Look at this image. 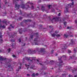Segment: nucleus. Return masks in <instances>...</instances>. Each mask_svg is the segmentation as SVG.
I'll return each mask as SVG.
<instances>
[{
    "instance_id": "0e129e2a",
    "label": "nucleus",
    "mask_w": 77,
    "mask_h": 77,
    "mask_svg": "<svg viewBox=\"0 0 77 77\" xmlns=\"http://www.w3.org/2000/svg\"><path fill=\"white\" fill-rule=\"evenodd\" d=\"M47 17V16H46V15H45V14H44V15H43V17Z\"/></svg>"
},
{
    "instance_id": "e2e57ef3",
    "label": "nucleus",
    "mask_w": 77,
    "mask_h": 77,
    "mask_svg": "<svg viewBox=\"0 0 77 77\" xmlns=\"http://www.w3.org/2000/svg\"><path fill=\"white\" fill-rule=\"evenodd\" d=\"M59 29H62V26H60V27H59Z\"/></svg>"
},
{
    "instance_id": "7c9ffc66",
    "label": "nucleus",
    "mask_w": 77,
    "mask_h": 77,
    "mask_svg": "<svg viewBox=\"0 0 77 77\" xmlns=\"http://www.w3.org/2000/svg\"><path fill=\"white\" fill-rule=\"evenodd\" d=\"M57 72H61V71H62V70L60 69H58L57 70Z\"/></svg>"
},
{
    "instance_id": "6e6d98bb",
    "label": "nucleus",
    "mask_w": 77,
    "mask_h": 77,
    "mask_svg": "<svg viewBox=\"0 0 77 77\" xmlns=\"http://www.w3.org/2000/svg\"><path fill=\"white\" fill-rule=\"evenodd\" d=\"M26 75L27 77H30V75L29 74H27Z\"/></svg>"
},
{
    "instance_id": "5fc2aeb1",
    "label": "nucleus",
    "mask_w": 77,
    "mask_h": 77,
    "mask_svg": "<svg viewBox=\"0 0 77 77\" xmlns=\"http://www.w3.org/2000/svg\"><path fill=\"white\" fill-rule=\"evenodd\" d=\"M11 48H9L8 49V53H10V52H11Z\"/></svg>"
},
{
    "instance_id": "ea45409f",
    "label": "nucleus",
    "mask_w": 77,
    "mask_h": 77,
    "mask_svg": "<svg viewBox=\"0 0 77 77\" xmlns=\"http://www.w3.org/2000/svg\"><path fill=\"white\" fill-rule=\"evenodd\" d=\"M34 66H32L30 68H31V69H33V68H34Z\"/></svg>"
},
{
    "instance_id": "09e8293b",
    "label": "nucleus",
    "mask_w": 77,
    "mask_h": 77,
    "mask_svg": "<svg viewBox=\"0 0 77 77\" xmlns=\"http://www.w3.org/2000/svg\"><path fill=\"white\" fill-rule=\"evenodd\" d=\"M2 52H3V50L1 49H0V53H2Z\"/></svg>"
},
{
    "instance_id": "9d476101",
    "label": "nucleus",
    "mask_w": 77,
    "mask_h": 77,
    "mask_svg": "<svg viewBox=\"0 0 77 77\" xmlns=\"http://www.w3.org/2000/svg\"><path fill=\"white\" fill-rule=\"evenodd\" d=\"M67 48V46H66V44L63 45H62V49L63 50H65Z\"/></svg>"
},
{
    "instance_id": "58836bf2",
    "label": "nucleus",
    "mask_w": 77,
    "mask_h": 77,
    "mask_svg": "<svg viewBox=\"0 0 77 77\" xmlns=\"http://www.w3.org/2000/svg\"><path fill=\"white\" fill-rule=\"evenodd\" d=\"M51 6V5H48L47 6L48 7V9H50V7Z\"/></svg>"
},
{
    "instance_id": "6e6552de",
    "label": "nucleus",
    "mask_w": 77,
    "mask_h": 77,
    "mask_svg": "<svg viewBox=\"0 0 77 77\" xmlns=\"http://www.w3.org/2000/svg\"><path fill=\"white\" fill-rule=\"evenodd\" d=\"M20 7L21 8H22V9H28V8H27V7H26V5H25L24 4H22L21 5Z\"/></svg>"
},
{
    "instance_id": "1a4fd4ad",
    "label": "nucleus",
    "mask_w": 77,
    "mask_h": 77,
    "mask_svg": "<svg viewBox=\"0 0 77 77\" xmlns=\"http://www.w3.org/2000/svg\"><path fill=\"white\" fill-rule=\"evenodd\" d=\"M32 21V20L29 19H27V20H24L22 23H28V22H30Z\"/></svg>"
},
{
    "instance_id": "49530a36",
    "label": "nucleus",
    "mask_w": 77,
    "mask_h": 77,
    "mask_svg": "<svg viewBox=\"0 0 77 77\" xmlns=\"http://www.w3.org/2000/svg\"><path fill=\"white\" fill-rule=\"evenodd\" d=\"M8 29H9L10 31H11V27H8Z\"/></svg>"
},
{
    "instance_id": "423d86ee",
    "label": "nucleus",
    "mask_w": 77,
    "mask_h": 77,
    "mask_svg": "<svg viewBox=\"0 0 77 77\" xmlns=\"http://www.w3.org/2000/svg\"><path fill=\"white\" fill-rule=\"evenodd\" d=\"M49 21H53V20H55L56 22V21H59V18L57 17H54L53 18L51 19V18L50 17H49Z\"/></svg>"
},
{
    "instance_id": "13d9d810",
    "label": "nucleus",
    "mask_w": 77,
    "mask_h": 77,
    "mask_svg": "<svg viewBox=\"0 0 77 77\" xmlns=\"http://www.w3.org/2000/svg\"><path fill=\"white\" fill-rule=\"evenodd\" d=\"M69 77H72V75H71L70 74H69Z\"/></svg>"
},
{
    "instance_id": "a211bd4d",
    "label": "nucleus",
    "mask_w": 77,
    "mask_h": 77,
    "mask_svg": "<svg viewBox=\"0 0 77 77\" xmlns=\"http://www.w3.org/2000/svg\"><path fill=\"white\" fill-rule=\"evenodd\" d=\"M6 26L5 25L2 26V24L0 25V29H5Z\"/></svg>"
},
{
    "instance_id": "4be33fe9",
    "label": "nucleus",
    "mask_w": 77,
    "mask_h": 77,
    "mask_svg": "<svg viewBox=\"0 0 77 77\" xmlns=\"http://www.w3.org/2000/svg\"><path fill=\"white\" fill-rule=\"evenodd\" d=\"M30 2H28L26 4V6L27 7V8H30V7H29V4H28V3L29 4H30Z\"/></svg>"
},
{
    "instance_id": "ddd939ff",
    "label": "nucleus",
    "mask_w": 77,
    "mask_h": 77,
    "mask_svg": "<svg viewBox=\"0 0 77 77\" xmlns=\"http://www.w3.org/2000/svg\"><path fill=\"white\" fill-rule=\"evenodd\" d=\"M71 42L69 43L68 46H71V45H73V44L74 43V42L73 41V40L71 39Z\"/></svg>"
},
{
    "instance_id": "f3484780",
    "label": "nucleus",
    "mask_w": 77,
    "mask_h": 77,
    "mask_svg": "<svg viewBox=\"0 0 77 77\" xmlns=\"http://www.w3.org/2000/svg\"><path fill=\"white\" fill-rule=\"evenodd\" d=\"M23 18V17H20L19 18H17V21H21L22 20V19Z\"/></svg>"
},
{
    "instance_id": "7ed1b4c3",
    "label": "nucleus",
    "mask_w": 77,
    "mask_h": 77,
    "mask_svg": "<svg viewBox=\"0 0 77 77\" xmlns=\"http://www.w3.org/2000/svg\"><path fill=\"white\" fill-rule=\"evenodd\" d=\"M74 5V3L73 2H72V4L70 3L69 4L67 5L64 10V12L65 13H67V12H68V8H71L72 6H73Z\"/></svg>"
},
{
    "instance_id": "de8ad7c7",
    "label": "nucleus",
    "mask_w": 77,
    "mask_h": 77,
    "mask_svg": "<svg viewBox=\"0 0 77 77\" xmlns=\"http://www.w3.org/2000/svg\"><path fill=\"white\" fill-rule=\"evenodd\" d=\"M10 41H11V42H14L15 40H14V39H11L10 40Z\"/></svg>"
},
{
    "instance_id": "a18cd8bd",
    "label": "nucleus",
    "mask_w": 77,
    "mask_h": 77,
    "mask_svg": "<svg viewBox=\"0 0 77 77\" xmlns=\"http://www.w3.org/2000/svg\"><path fill=\"white\" fill-rule=\"evenodd\" d=\"M21 38H19V39L18 40V41H19V42H21Z\"/></svg>"
},
{
    "instance_id": "603ef678",
    "label": "nucleus",
    "mask_w": 77,
    "mask_h": 77,
    "mask_svg": "<svg viewBox=\"0 0 77 77\" xmlns=\"http://www.w3.org/2000/svg\"><path fill=\"white\" fill-rule=\"evenodd\" d=\"M31 8L32 9H34V6H33L32 5L31 7Z\"/></svg>"
},
{
    "instance_id": "052dcab7",
    "label": "nucleus",
    "mask_w": 77,
    "mask_h": 77,
    "mask_svg": "<svg viewBox=\"0 0 77 77\" xmlns=\"http://www.w3.org/2000/svg\"><path fill=\"white\" fill-rule=\"evenodd\" d=\"M20 25L21 26H23V23H20Z\"/></svg>"
},
{
    "instance_id": "338daca9",
    "label": "nucleus",
    "mask_w": 77,
    "mask_h": 77,
    "mask_svg": "<svg viewBox=\"0 0 77 77\" xmlns=\"http://www.w3.org/2000/svg\"><path fill=\"white\" fill-rule=\"evenodd\" d=\"M12 56L13 57H16L15 56V55H13Z\"/></svg>"
},
{
    "instance_id": "c03bdc74",
    "label": "nucleus",
    "mask_w": 77,
    "mask_h": 77,
    "mask_svg": "<svg viewBox=\"0 0 77 77\" xmlns=\"http://www.w3.org/2000/svg\"><path fill=\"white\" fill-rule=\"evenodd\" d=\"M71 53V51L69 50H68V53Z\"/></svg>"
},
{
    "instance_id": "bf43d9fd",
    "label": "nucleus",
    "mask_w": 77,
    "mask_h": 77,
    "mask_svg": "<svg viewBox=\"0 0 77 77\" xmlns=\"http://www.w3.org/2000/svg\"><path fill=\"white\" fill-rule=\"evenodd\" d=\"M26 66H30V65L25 64Z\"/></svg>"
},
{
    "instance_id": "864d4df0",
    "label": "nucleus",
    "mask_w": 77,
    "mask_h": 77,
    "mask_svg": "<svg viewBox=\"0 0 77 77\" xmlns=\"http://www.w3.org/2000/svg\"><path fill=\"white\" fill-rule=\"evenodd\" d=\"M17 32H15L14 33L13 35H17Z\"/></svg>"
},
{
    "instance_id": "2eb2a0df",
    "label": "nucleus",
    "mask_w": 77,
    "mask_h": 77,
    "mask_svg": "<svg viewBox=\"0 0 77 77\" xmlns=\"http://www.w3.org/2000/svg\"><path fill=\"white\" fill-rule=\"evenodd\" d=\"M23 29L22 28H19V33L21 34L23 33Z\"/></svg>"
},
{
    "instance_id": "e433bc0d",
    "label": "nucleus",
    "mask_w": 77,
    "mask_h": 77,
    "mask_svg": "<svg viewBox=\"0 0 77 77\" xmlns=\"http://www.w3.org/2000/svg\"><path fill=\"white\" fill-rule=\"evenodd\" d=\"M56 36H57V37H60V35L57 34V35H56Z\"/></svg>"
},
{
    "instance_id": "cd10ccee",
    "label": "nucleus",
    "mask_w": 77,
    "mask_h": 77,
    "mask_svg": "<svg viewBox=\"0 0 77 77\" xmlns=\"http://www.w3.org/2000/svg\"><path fill=\"white\" fill-rule=\"evenodd\" d=\"M22 30L24 32H27V29L26 28H24Z\"/></svg>"
},
{
    "instance_id": "c85d7f7f",
    "label": "nucleus",
    "mask_w": 77,
    "mask_h": 77,
    "mask_svg": "<svg viewBox=\"0 0 77 77\" xmlns=\"http://www.w3.org/2000/svg\"><path fill=\"white\" fill-rule=\"evenodd\" d=\"M67 19H68V16L66 18H64L63 19V21H65V20H67Z\"/></svg>"
},
{
    "instance_id": "8fccbe9b",
    "label": "nucleus",
    "mask_w": 77,
    "mask_h": 77,
    "mask_svg": "<svg viewBox=\"0 0 77 77\" xmlns=\"http://www.w3.org/2000/svg\"><path fill=\"white\" fill-rule=\"evenodd\" d=\"M26 14H23V16L24 17H26Z\"/></svg>"
},
{
    "instance_id": "f8f14e48",
    "label": "nucleus",
    "mask_w": 77,
    "mask_h": 77,
    "mask_svg": "<svg viewBox=\"0 0 77 77\" xmlns=\"http://www.w3.org/2000/svg\"><path fill=\"white\" fill-rule=\"evenodd\" d=\"M34 51H35V53L37 51H38V52H39L40 51V48H35V50H33Z\"/></svg>"
},
{
    "instance_id": "2f4dec72",
    "label": "nucleus",
    "mask_w": 77,
    "mask_h": 77,
    "mask_svg": "<svg viewBox=\"0 0 77 77\" xmlns=\"http://www.w3.org/2000/svg\"><path fill=\"white\" fill-rule=\"evenodd\" d=\"M63 24L64 25V26H65V27H66V24H67V22H65L63 23Z\"/></svg>"
},
{
    "instance_id": "5701e85b",
    "label": "nucleus",
    "mask_w": 77,
    "mask_h": 77,
    "mask_svg": "<svg viewBox=\"0 0 77 77\" xmlns=\"http://www.w3.org/2000/svg\"><path fill=\"white\" fill-rule=\"evenodd\" d=\"M0 59L2 60H6V58H2V57H0Z\"/></svg>"
},
{
    "instance_id": "6ab92c4d",
    "label": "nucleus",
    "mask_w": 77,
    "mask_h": 77,
    "mask_svg": "<svg viewBox=\"0 0 77 77\" xmlns=\"http://www.w3.org/2000/svg\"><path fill=\"white\" fill-rule=\"evenodd\" d=\"M30 60V58H29L28 57H25V58H23V60Z\"/></svg>"
},
{
    "instance_id": "3c124183",
    "label": "nucleus",
    "mask_w": 77,
    "mask_h": 77,
    "mask_svg": "<svg viewBox=\"0 0 77 77\" xmlns=\"http://www.w3.org/2000/svg\"><path fill=\"white\" fill-rule=\"evenodd\" d=\"M51 11H52V12H54V11H55V10L54 9H52L51 10Z\"/></svg>"
},
{
    "instance_id": "c9c22d12",
    "label": "nucleus",
    "mask_w": 77,
    "mask_h": 77,
    "mask_svg": "<svg viewBox=\"0 0 77 77\" xmlns=\"http://www.w3.org/2000/svg\"><path fill=\"white\" fill-rule=\"evenodd\" d=\"M10 27H11L12 29H14V27L12 26V25L11 24L10 26Z\"/></svg>"
},
{
    "instance_id": "39448f33",
    "label": "nucleus",
    "mask_w": 77,
    "mask_h": 77,
    "mask_svg": "<svg viewBox=\"0 0 77 77\" xmlns=\"http://www.w3.org/2000/svg\"><path fill=\"white\" fill-rule=\"evenodd\" d=\"M54 61L53 60H51L50 61L48 60H46V61L45 62V63H46V64H50V65H52L53 63H54Z\"/></svg>"
},
{
    "instance_id": "bb28decb",
    "label": "nucleus",
    "mask_w": 77,
    "mask_h": 77,
    "mask_svg": "<svg viewBox=\"0 0 77 77\" xmlns=\"http://www.w3.org/2000/svg\"><path fill=\"white\" fill-rule=\"evenodd\" d=\"M6 12H5V13H2V16H6Z\"/></svg>"
},
{
    "instance_id": "dca6fc26",
    "label": "nucleus",
    "mask_w": 77,
    "mask_h": 77,
    "mask_svg": "<svg viewBox=\"0 0 77 77\" xmlns=\"http://www.w3.org/2000/svg\"><path fill=\"white\" fill-rule=\"evenodd\" d=\"M69 36H70V34L69 33L68 34H64V38H67Z\"/></svg>"
},
{
    "instance_id": "680f3d73",
    "label": "nucleus",
    "mask_w": 77,
    "mask_h": 77,
    "mask_svg": "<svg viewBox=\"0 0 77 77\" xmlns=\"http://www.w3.org/2000/svg\"><path fill=\"white\" fill-rule=\"evenodd\" d=\"M41 0H38V3H41Z\"/></svg>"
},
{
    "instance_id": "f03ea898",
    "label": "nucleus",
    "mask_w": 77,
    "mask_h": 77,
    "mask_svg": "<svg viewBox=\"0 0 77 77\" xmlns=\"http://www.w3.org/2000/svg\"><path fill=\"white\" fill-rule=\"evenodd\" d=\"M34 35L36 37V38L34 39V42L33 43V45H38L39 44L38 43L39 41H38V38H39V35L38 34V32L34 33Z\"/></svg>"
},
{
    "instance_id": "69168bd1",
    "label": "nucleus",
    "mask_w": 77,
    "mask_h": 77,
    "mask_svg": "<svg viewBox=\"0 0 77 77\" xmlns=\"http://www.w3.org/2000/svg\"><path fill=\"white\" fill-rule=\"evenodd\" d=\"M57 33H58V32L56 31L55 32V34H57Z\"/></svg>"
},
{
    "instance_id": "393cba45",
    "label": "nucleus",
    "mask_w": 77,
    "mask_h": 77,
    "mask_svg": "<svg viewBox=\"0 0 77 77\" xmlns=\"http://www.w3.org/2000/svg\"><path fill=\"white\" fill-rule=\"evenodd\" d=\"M31 58L32 59H30V61L31 62H32L33 60H35V57H31Z\"/></svg>"
},
{
    "instance_id": "412c9836",
    "label": "nucleus",
    "mask_w": 77,
    "mask_h": 77,
    "mask_svg": "<svg viewBox=\"0 0 77 77\" xmlns=\"http://www.w3.org/2000/svg\"><path fill=\"white\" fill-rule=\"evenodd\" d=\"M3 36L2 35H0V41L1 43H3V39H2V37Z\"/></svg>"
},
{
    "instance_id": "aec40b11",
    "label": "nucleus",
    "mask_w": 77,
    "mask_h": 77,
    "mask_svg": "<svg viewBox=\"0 0 77 77\" xmlns=\"http://www.w3.org/2000/svg\"><path fill=\"white\" fill-rule=\"evenodd\" d=\"M2 22L3 23L5 24L6 25H7V20H6V19L3 20Z\"/></svg>"
},
{
    "instance_id": "473e14b6",
    "label": "nucleus",
    "mask_w": 77,
    "mask_h": 77,
    "mask_svg": "<svg viewBox=\"0 0 77 77\" xmlns=\"http://www.w3.org/2000/svg\"><path fill=\"white\" fill-rule=\"evenodd\" d=\"M54 50L53 49L52 50L51 52V54H52L53 53H54Z\"/></svg>"
},
{
    "instance_id": "b1692460",
    "label": "nucleus",
    "mask_w": 77,
    "mask_h": 77,
    "mask_svg": "<svg viewBox=\"0 0 77 77\" xmlns=\"http://www.w3.org/2000/svg\"><path fill=\"white\" fill-rule=\"evenodd\" d=\"M45 7H44V6L42 5L41 9L42 11H44L45 10Z\"/></svg>"
},
{
    "instance_id": "20e7f679",
    "label": "nucleus",
    "mask_w": 77,
    "mask_h": 77,
    "mask_svg": "<svg viewBox=\"0 0 77 77\" xmlns=\"http://www.w3.org/2000/svg\"><path fill=\"white\" fill-rule=\"evenodd\" d=\"M39 51H40V52H41V53L43 54H42V55L44 54H46V55H47V54H48V55H49V53L48 52L47 53V52L45 51V48H40Z\"/></svg>"
},
{
    "instance_id": "a19ab883",
    "label": "nucleus",
    "mask_w": 77,
    "mask_h": 77,
    "mask_svg": "<svg viewBox=\"0 0 77 77\" xmlns=\"http://www.w3.org/2000/svg\"><path fill=\"white\" fill-rule=\"evenodd\" d=\"M34 66H32L30 68H31V69H33V68H34Z\"/></svg>"
},
{
    "instance_id": "4d7b16f0",
    "label": "nucleus",
    "mask_w": 77,
    "mask_h": 77,
    "mask_svg": "<svg viewBox=\"0 0 77 77\" xmlns=\"http://www.w3.org/2000/svg\"><path fill=\"white\" fill-rule=\"evenodd\" d=\"M20 15H22V14H23V13L21 11V10H20Z\"/></svg>"
},
{
    "instance_id": "4c0bfd02",
    "label": "nucleus",
    "mask_w": 77,
    "mask_h": 77,
    "mask_svg": "<svg viewBox=\"0 0 77 77\" xmlns=\"http://www.w3.org/2000/svg\"><path fill=\"white\" fill-rule=\"evenodd\" d=\"M62 75L63 77H66V74H62Z\"/></svg>"
},
{
    "instance_id": "a878e982",
    "label": "nucleus",
    "mask_w": 77,
    "mask_h": 77,
    "mask_svg": "<svg viewBox=\"0 0 77 77\" xmlns=\"http://www.w3.org/2000/svg\"><path fill=\"white\" fill-rule=\"evenodd\" d=\"M29 39H32L33 38V35H31L30 36H29Z\"/></svg>"
},
{
    "instance_id": "4468645a",
    "label": "nucleus",
    "mask_w": 77,
    "mask_h": 77,
    "mask_svg": "<svg viewBox=\"0 0 77 77\" xmlns=\"http://www.w3.org/2000/svg\"><path fill=\"white\" fill-rule=\"evenodd\" d=\"M27 16L28 17H29V18H33V16L32 14H31V13H30V14H26Z\"/></svg>"
},
{
    "instance_id": "79ce46f5",
    "label": "nucleus",
    "mask_w": 77,
    "mask_h": 77,
    "mask_svg": "<svg viewBox=\"0 0 77 77\" xmlns=\"http://www.w3.org/2000/svg\"><path fill=\"white\" fill-rule=\"evenodd\" d=\"M55 35H56V34H55L54 33H53V34H52V36L53 37H54V36H55Z\"/></svg>"
},
{
    "instance_id": "9b49d317",
    "label": "nucleus",
    "mask_w": 77,
    "mask_h": 77,
    "mask_svg": "<svg viewBox=\"0 0 77 77\" xmlns=\"http://www.w3.org/2000/svg\"><path fill=\"white\" fill-rule=\"evenodd\" d=\"M69 59H74V60H76L77 58L75 56H73V57L70 56L69 57Z\"/></svg>"
},
{
    "instance_id": "f704fd0d",
    "label": "nucleus",
    "mask_w": 77,
    "mask_h": 77,
    "mask_svg": "<svg viewBox=\"0 0 77 77\" xmlns=\"http://www.w3.org/2000/svg\"><path fill=\"white\" fill-rule=\"evenodd\" d=\"M31 77H35V73H32V74L31 75Z\"/></svg>"
},
{
    "instance_id": "0eeeda50",
    "label": "nucleus",
    "mask_w": 77,
    "mask_h": 77,
    "mask_svg": "<svg viewBox=\"0 0 77 77\" xmlns=\"http://www.w3.org/2000/svg\"><path fill=\"white\" fill-rule=\"evenodd\" d=\"M28 52L29 54H35V51H34L33 50H32L31 49H30L28 50Z\"/></svg>"
},
{
    "instance_id": "f257e3e1",
    "label": "nucleus",
    "mask_w": 77,
    "mask_h": 77,
    "mask_svg": "<svg viewBox=\"0 0 77 77\" xmlns=\"http://www.w3.org/2000/svg\"><path fill=\"white\" fill-rule=\"evenodd\" d=\"M62 57H63L65 58L64 60H66V56L65 55H63L62 57H58V60H59V62H57V63H56V65H58V66L60 67V68L62 67V66L63 65V61L62 60Z\"/></svg>"
},
{
    "instance_id": "72a5a7b5",
    "label": "nucleus",
    "mask_w": 77,
    "mask_h": 77,
    "mask_svg": "<svg viewBox=\"0 0 77 77\" xmlns=\"http://www.w3.org/2000/svg\"><path fill=\"white\" fill-rule=\"evenodd\" d=\"M77 71V69H75L74 70H72V73H74V72H75V71Z\"/></svg>"
},
{
    "instance_id": "774afa93",
    "label": "nucleus",
    "mask_w": 77,
    "mask_h": 77,
    "mask_svg": "<svg viewBox=\"0 0 77 77\" xmlns=\"http://www.w3.org/2000/svg\"><path fill=\"white\" fill-rule=\"evenodd\" d=\"M29 32L30 31H31L32 32V29H29Z\"/></svg>"
},
{
    "instance_id": "37998d69",
    "label": "nucleus",
    "mask_w": 77,
    "mask_h": 77,
    "mask_svg": "<svg viewBox=\"0 0 77 77\" xmlns=\"http://www.w3.org/2000/svg\"><path fill=\"white\" fill-rule=\"evenodd\" d=\"M39 64H40V65H42V66H43L42 68H44V65H42V64L39 63Z\"/></svg>"
},
{
    "instance_id": "c756f323",
    "label": "nucleus",
    "mask_w": 77,
    "mask_h": 77,
    "mask_svg": "<svg viewBox=\"0 0 77 77\" xmlns=\"http://www.w3.org/2000/svg\"><path fill=\"white\" fill-rule=\"evenodd\" d=\"M77 51V49L75 48H74L73 50V53H76Z\"/></svg>"
}]
</instances>
